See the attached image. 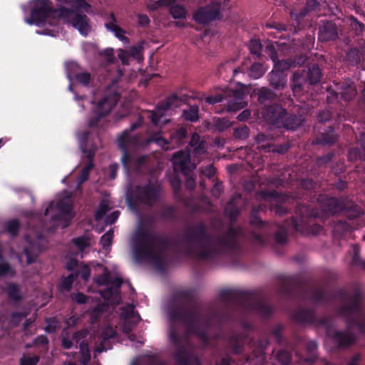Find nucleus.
I'll list each match as a JSON object with an SVG mask.
<instances>
[{"label":"nucleus","mask_w":365,"mask_h":365,"mask_svg":"<svg viewBox=\"0 0 365 365\" xmlns=\"http://www.w3.org/2000/svg\"><path fill=\"white\" fill-rule=\"evenodd\" d=\"M305 110L299 106H294L290 113L285 110L282 123H279V128H284L287 130H294L302 125L305 120Z\"/></svg>","instance_id":"dca6fc26"},{"label":"nucleus","mask_w":365,"mask_h":365,"mask_svg":"<svg viewBox=\"0 0 365 365\" xmlns=\"http://www.w3.org/2000/svg\"><path fill=\"white\" fill-rule=\"evenodd\" d=\"M74 78L78 83H81L85 86H88L91 80V76L88 72L76 73L74 75Z\"/></svg>","instance_id":"052dcab7"},{"label":"nucleus","mask_w":365,"mask_h":365,"mask_svg":"<svg viewBox=\"0 0 365 365\" xmlns=\"http://www.w3.org/2000/svg\"><path fill=\"white\" fill-rule=\"evenodd\" d=\"M171 109L166 99L158 102L155 110L149 111V118L154 125H158L160 118L165 115V113Z\"/></svg>","instance_id":"7c9ffc66"},{"label":"nucleus","mask_w":365,"mask_h":365,"mask_svg":"<svg viewBox=\"0 0 365 365\" xmlns=\"http://www.w3.org/2000/svg\"><path fill=\"white\" fill-rule=\"evenodd\" d=\"M248 48L250 53L253 56L255 60H262V45L259 41V39L252 38L250 40L248 44Z\"/></svg>","instance_id":"58836bf2"},{"label":"nucleus","mask_w":365,"mask_h":365,"mask_svg":"<svg viewBox=\"0 0 365 365\" xmlns=\"http://www.w3.org/2000/svg\"><path fill=\"white\" fill-rule=\"evenodd\" d=\"M117 334L116 331L112 327H106L101 333V341L96 351L98 352L106 351L111 349V344L109 339L115 338Z\"/></svg>","instance_id":"c756f323"},{"label":"nucleus","mask_w":365,"mask_h":365,"mask_svg":"<svg viewBox=\"0 0 365 365\" xmlns=\"http://www.w3.org/2000/svg\"><path fill=\"white\" fill-rule=\"evenodd\" d=\"M346 60L352 65H357L361 61H365V46L360 49L356 48H351L346 54Z\"/></svg>","instance_id":"473e14b6"},{"label":"nucleus","mask_w":365,"mask_h":365,"mask_svg":"<svg viewBox=\"0 0 365 365\" xmlns=\"http://www.w3.org/2000/svg\"><path fill=\"white\" fill-rule=\"evenodd\" d=\"M349 158L351 160H365V150L360 148H353L349 150Z\"/></svg>","instance_id":"5fc2aeb1"},{"label":"nucleus","mask_w":365,"mask_h":365,"mask_svg":"<svg viewBox=\"0 0 365 365\" xmlns=\"http://www.w3.org/2000/svg\"><path fill=\"white\" fill-rule=\"evenodd\" d=\"M274 359L282 365H289L292 360V354L286 349H281L276 351Z\"/></svg>","instance_id":"c03bdc74"},{"label":"nucleus","mask_w":365,"mask_h":365,"mask_svg":"<svg viewBox=\"0 0 365 365\" xmlns=\"http://www.w3.org/2000/svg\"><path fill=\"white\" fill-rule=\"evenodd\" d=\"M73 242L81 251H83L90 245L89 238L85 235L73 239Z\"/></svg>","instance_id":"bf43d9fd"},{"label":"nucleus","mask_w":365,"mask_h":365,"mask_svg":"<svg viewBox=\"0 0 365 365\" xmlns=\"http://www.w3.org/2000/svg\"><path fill=\"white\" fill-rule=\"evenodd\" d=\"M170 245L168 238L149 231L142 225L138 227L133 239L135 259L138 261L150 262L160 272H164L166 269L163 253Z\"/></svg>","instance_id":"20e7f679"},{"label":"nucleus","mask_w":365,"mask_h":365,"mask_svg":"<svg viewBox=\"0 0 365 365\" xmlns=\"http://www.w3.org/2000/svg\"><path fill=\"white\" fill-rule=\"evenodd\" d=\"M225 94L227 98H232L237 101H245V96L247 95L245 88H240L237 89H230L228 88H225Z\"/></svg>","instance_id":"37998d69"},{"label":"nucleus","mask_w":365,"mask_h":365,"mask_svg":"<svg viewBox=\"0 0 365 365\" xmlns=\"http://www.w3.org/2000/svg\"><path fill=\"white\" fill-rule=\"evenodd\" d=\"M81 359L80 361L83 365H87L91 360V353L88 342L81 341L79 345Z\"/></svg>","instance_id":"de8ad7c7"},{"label":"nucleus","mask_w":365,"mask_h":365,"mask_svg":"<svg viewBox=\"0 0 365 365\" xmlns=\"http://www.w3.org/2000/svg\"><path fill=\"white\" fill-rule=\"evenodd\" d=\"M171 160L175 172L181 173L184 176L188 175L195 168L191 165L190 152L188 150H181L175 153Z\"/></svg>","instance_id":"a211bd4d"},{"label":"nucleus","mask_w":365,"mask_h":365,"mask_svg":"<svg viewBox=\"0 0 365 365\" xmlns=\"http://www.w3.org/2000/svg\"><path fill=\"white\" fill-rule=\"evenodd\" d=\"M89 18L83 14L77 12L70 20V23L73 28L77 29L79 33L86 36L91 30V26L89 24Z\"/></svg>","instance_id":"393cba45"},{"label":"nucleus","mask_w":365,"mask_h":365,"mask_svg":"<svg viewBox=\"0 0 365 365\" xmlns=\"http://www.w3.org/2000/svg\"><path fill=\"white\" fill-rule=\"evenodd\" d=\"M276 94L271 89L262 87L258 91V101L259 103H265L267 101H271L274 99Z\"/></svg>","instance_id":"49530a36"},{"label":"nucleus","mask_w":365,"mask_h":365,"mask_svg":"<svg viewBox=\"0 0 365 365\" xmlns=\"http://www.w3.org/2000/svg\"><path fill=\"white\" fill-rule=\"evenodd\" d=\"M56 11L50 0H35L31 11V16L26 19V22L29 25L42 26L51 14H56Z\"/></svg>","instance_id":"2eb2a0df"},{"label":"nucleus","mask_w":365,"mask_h":365,"mask_svg":"<svg viewBox=\"0 0 365 365\" xmlns=\"http://www.w3.org/2000/svg\"><path fill=\"white\" fill-rule=\"evenodd\" d=\"M158 215L163 220H173L176 217V210L173 205H162L158 211Z\"/></svg>","instance_id":"79ce46f5"},{"label":"nucleus","mask_w":365,"mask_h":365,"mask_svg":"<svg viewBox=\"0 0 365 365\" xmlns=\"http://www.w3.org/2000/svg\"><path fill=\"white\" fill-rule=\"evenodd\" d=\"M129 131L125 130L121 134L118 139V145L119 148L123 150V154L121 158V161L123 165L127 169H130L131 168L132 162L134 160V158H133L128 151V145L129 143Z\"/></svg>","instance_id":"a878e982"},{"label":"nucleus","mask_w":365,"mask_h":365,"mask_svg":"<svg viewBox=\"0 0 365 365\" xmlns=\"http://www.w3.org/2000/svg\"><path fill=\"white\" fill-rule=\"evenodd\" d=\"M264 69L262 63H254L250 68L249 75L254 79H258L264 74Z\"/></svg>","instance_id":"09e8293b"},{"label":"nucleus","mask_w":365,"mask_h":365,"mask_svg":"<svg viewBox=\"0 0 365 365\" xmlns=\"http://www.w3.org/2000/svg\"><path fill=\"white\" fill-rule=\"evenodd\" d=\"M353 256L351 259V265L358 266L365 269V262L361 260L359 257L360 247L357 245L352 246Z\"/></svg>","instance_id":"8fccbe9b"},{"label":"nucleus","mask_w":365,"mask_h":365,"mask_svg":"<svg viewBox=\"0 0 365 365\" xmlns=\"http://www.w3.org/2000/svg\"><path fill=\"white\" fill-rule=\"evenodd\" d=\"M317 201L327 214L334 215L343 212L351 222L337 220L334 224L333 235L336 238L346 236L353 230L359 229L365 225V215L362 208L351 200L348 197H340L319 195Z\"/></svg>","instance_id":"7ed1b4c3"},{"label":"nucleus","mask_w":365,"mask_h":365,"mask_svg":"<svg viewBox=\"0 0 365 365\" xmlns=\"http://www.w3.org/2000/svg\"><path fill=\"white\" fill-rule=\"evenodd\" d=\"M8 298L14 303H19L23 299L19 286L14 282H9L6 284L5 288Z\"/></svg>","instance_id":"f704fd0d"},{"label":"nucleus","mask_w":365,"mask_h":365,"mask_svg":"<svg viewBox=\"0 0 365 365\" xmlns=\"http://www.w3.org/2000/svg\"><path fill=\"white\" fill-rule=\"evenodd\" d=\"M264 206L259 205L253 207L250 216V240L251 242L259 247L267 245L272 235L274 242L277 245H284L287 242V231L283 226L277 223H269L263 221L259 216L264 210Z\"/></svg>","instance_id":"423d86ee"},{"label":"nucleus","mask_w":365,"mask_h":365,"mask_svg":"<svg viewBox=\"0 0 365 365\" xmlns=\"http://www.w3.org/2000/svg\"><path fill=\"white\" fill-rule=\"evenodd\" d=\"M338 140V135L334 129V125H329L327 130L320 133L317 138L316 143L322 145H332Z\"/></svg>","instance_id":"cd10ccee"},{"label":"nucleus","mask_w":365,"mask_h":365,"mask_svg":"<svg viewBox=\"0 0 365 365\" xmlns=\"http://www.w3.org/2000/svg\"><path fill=\"white\" fill-rule=\"evenodd\" d=\"M221 4L215 2L211 5L200 7L193 14V19L199 24H208L220 18Z\"/></svg>","instance_id":"f3484780"},{"label":"nucleus","mask_w":365,"mask_h":365,"mask_svg":"<svg viewBox=\"0 0 365 365\" xmlns=\"http://www.w3.org/2000/svg\"><path fill=\"white\" fill-rule=\"evenodd\" d=\"M330 110H324L319 113L318 120L319 123L334 121V124H339L346 118L347 112L344 106L341 103L340 108L336 104L329 105Z\"/></svg>","instance_id":"6ab92c4d"},{"label":"nucleus","mask_w":365,"mask_h":365,"mask_svg":"<svg viewBox=\"0 0 365 365\" xmlns=\"http://www.w3.org/2000/svg\"><path fill=\"white\" fill-rule=\"evenodd\" d=\"M171 322L169 337L176 347L173 356L180 365L191 364V354L185 342L190 334L196 335L205 345L210 341L208 329L212 316L202 317L200 305L194 299L192 292L184 290L175 294V304L168 312Z\"/></svg>","instance_id":"f257e3e1"},{"label":"nucleus","mask_w":365,"mask_h":365,"mask_svg":"<svg viewBox=\"0 0 365 365\" xmlns=\"http://www.w3.org/2000/svg\"><path fill=\"white\" fill-rule=\"evenodd\" d=\"M302 190L298 193H295L293 198L296 200H304L307 202H313L315 199V192L314 189L316 187V182L312 179H303L301 181Z\"/></svg>","instance_id":"4be33fe9"},{"label":"nucleus","mask_w":365,"mask_h":365,"mask_svg":"<svg viewBox=\"0 0 365 365\" xmlns=\"http://www.w3.org/2000/svg\"><path fill=\"white\" fill-rule=\"evenodd\" d=\"M162 185L158 179L148 178L143 185H138L128 195V201L130 206L138 205L153 206L161 197Z\"/></svg>","instance_id":"9d476101"},{"label":"nucleus","mask_w":365,"mask_h":365,"mask_svg":"<svg viewBox=\"0 0 365 365\" xmlns=\"http://www.w3.org/2000/svg\"><path fill=\"white\" fill-rule=\"evenodd\" d=\"M242 233V228L231 227L222 235H213L200 221L186 228L182 241L187 246V253L200 259L234 257L241 252L240 238Z\"/></svg>","instance_id":"f03ea898"},{"label":"nucleus","mask_w":365,"mask_h":365,"mask_svg":"<svg viewBox=\"0 0 365 365\" xmlns=\"http://www.w3.org/2000/svg\"><path fill=\"white\" fill-rule=\"evenodd\" d=\"M227 346L233 354H238L243 351L242 336L239 334H232L227 340Z\"/></svg>","instance_id":"e433bc0d"},{"label":"nucleus","mask_w":365,"mask_h":365,"mask_svg":"<svg viewBox=\"0 0 365 365\" xmlns=\"http://www.w3.org/2000/svg\"><path fill=\"white\" fill-rule=\"evenodd\" d=\"M200 178L206 177L209 179L212 178L215 173L216 169L212 165H207L205 167H200Z\"/></svg>","instance_id":"774afa93"},{"label":"nucleus","mask_w":365,"mask_h":365,"mask_svg":"<svg viewBox=\"0 0 365 365\" xmlns=\"http://www.w3.org/2000/svg\"><path fill=\"white\" fill-rule=\"evenodd\" d=\"M336 297L341 302L338 314L344 318L347 329L356 327L361 334L365 333V312L360 289L354 287L351 292L341 289L336 293Z\"/></svg>","instance_id":"6e6552de"},{"label":"nucleus","mask_w":365,"mask_h":365,"mask_svg":"<svg viewBox=\"0 0 365 365\" xmlns=\"http://www.w3.org/2000/svg\"><path fill=\"white\" fill-rule=\"evenodd\" d=\"M170 14L175 19H184L186 18L187 10L184 6L175 4L170 6Z\"/></svg>","instance_id":"a18cd8bd"},{"label":"nucleus","mask_w":365,"mask_h":365,"mask_svg":"<svg viewBox=\"0 0 365 365\" xmlns=\"http://www.w3.org/2000/svg\"><path fill=\"white\" fill-rule=\"evenodd\" d=\"M247 106L245 101H237L236 99L230 98L227 102V109L228 111L236 112L243 109Z\"/></svg>","instance_id":"603ef678"},{"label":"nucleus","mask_w":365,"mask_h":365,"mask_svg":"<svg viewBox=\"0 0 365 365\" xmlns=\"http://www.w3.org/2000/svg\"><path fill=\"white\" fill-rule=\"evenodd\" d=\"M290 24L289 25L280 22L272 21L266 24L267 28L276 31L274 37L282 39H290L307 24L305 18L299 16L294 11L289 12Z\"/></svg>","instance_id":"ddd939ff"},{"label":"nucleus","mask_w":365,"mask_h":365,"mask_svg":"<svg viewBox=\"0 0 365 365\" xmlns=\"http://www.w3.org/2000/svg\"><path fill=\"white\" fill-rule=\"evenodd\" d=\"M110 207L108 202L106 200H103L98 207V209L96 211L95 219L96 221L103 220L106 214L109 211Z\"/></svg>","instance_id":"3c124183"},{"label":"nucleus","mask_w":365,"mask_h":365,"mask_svg":"<svg viewBox=\"0 0 365 365\" xmlns=\"http://www.w3.org/2000/svg\"><path fill=\"white\" fill-rule=\"evenodd\" d=\"M292 319L299 324H314L324 327L326 334L332 344L339 349H345L354 345L356 337L346 331L337 330L331 327V319L327 317L317 318L314 308H299L292 314Z\"/></svg>","instance_id":"0eeeda50"},{"label":"nucleus","mask_w":365,"mask_h":365,"mask_svg":"<svg viewBox=\"0 0 365 365\" xmlns=\"http://www.w3.org/2000/svg\"><path fill=\"white\" fill-rule=\"evenodd\" d=\"M56 207L59 210V213L53 217L54 220H65L66 226L69 225L71 221L75 216L73 212V205L67 201L60 200L57 202Z\"/></svg>","instance_id":"b1692460"},{"label":"nucleus","mask_w":365,"mask_h":365,"mask_svg":"<svg viewBox=\"0 0 365 365\" xmlns=\"http://www.w3.org/2000/svg\"><path fill=\"white\" fill-rule=\"evenodd\" d=\"M219 297L228 307L255 312L263 319L269 318L273 312L272 307L254 291L222 289Z\"/></svg>","instance_id":"39448f33"},{"label":"nucleus","mask_w":365,"mask_h":365,"mask_svg":"<svg viewBox=\"0 0 365 365\" xmlns=\"http://www.w3.org/2000/svg\"><path fill=\"white\" fill-rule=\"evenodd\" d=\"M296 215L292 217L291 225L296 231L302 234L311 232L319 234L322 227L317 224L316 220L319 217V212L304 203H297L295 210Z\"/></svg>","instance_id":"9b49d317"},{"label":"nucleus","mask_w":365,"mask_h":365,"mask_svg":"<svg viewBox=\"0 0 365 365\" xmlns=\"http://www.w3.org/2000/svg\"><path fill=\"white\" fill-rule=\"evenodd\" d=\"M91 268L87 264H83L81 267L78 269V270L73 274H77V278L81 277V278L87 282L91 276Z\"/></svg>","instance_id":"13d9d810"},{"label":"nucleus","mask_w":365,"mask_h":365,"mask_svg":"<svg viewBox=\"0 0 365 365\" xmlns=\"http://www.w3.org/2000/svg\"><path fill=\"white\" fill-rule=\"evenodd\" d=\"M227 99V96L225 94V88L220 93L215 95H210L205 98V103L210 105H214L217 103H220Z\"/></svg>","instance_id":"6e6d98bb"},{"label":"nucleus","mask_w":365,"mask_h":365,"mask_svg":"<svg viewBox=\"0 0 365 365\" xmlns=\"http://www.w3.org/2000/svg\"><path fill=\"white\" fill-rule=\"evenodd\" d=\"M187 138V130L184 127H180L176 129L170 136V143L178 147L185 145L186 143Z\"/></svg>","instance_id":"72a5a7b5"},{"label":"nucleus","mask_w":365,"mask_h":365,"mask_svg":"<svg viewBox=\"0 0 365 365\" xmlns=\"http://www.w3.org/2000/svg\"><path fill=\"white\" fill-rule=\"evenodd\" d=\"M327 101L328 105L336 104L340 108L342 101L346 104L355 99L357 95V91L355 85L350 81H344L334 85V88L331 86L327 88ZM346 108V107H344Z\"/></svg>","instance_id":"f8f14e48"},{"label":"nucleus","mask_w":365,"mask_h":365,"mask_svg":"<svg viewBox=\"0 0 365 365\" xmlns=\"http://www.w3.org/2000/svg\"><path fill=\"white\" fill-rule=\"evenodd\" d=\"M274 68L273 70L281 71V72L284 73V71L289 70L292 66V62L288 60H279L277 58V60L273 61Z\"/></svg>","instance_id":"680f3d73"},{"label":"nucleus","mask_w":365,"mask_h":365,"mask_svg":"<svg viewBox=\"0 0 365 365\" xmlns=\"http://www.w3.org/2000/svg\"><path fill=\"white\" fill-rule=\"evenodd\" d=\"M250 128L247 125L235 128L233 135L237 139L245 140L249 137Z\"/></svg>","instance_id":"4d7b16f0"},{"label":"nucleus","mask_w":365,"mask_h":365,"mask_svg":"<svg viewBox=\"0 0 365 365\" xmlns=\"http://www.w3.org/2000/svg\"><path fill=\"white\" fill-rule=\"evenodd\" d=\"M317 34L320 42L334 41L339 38V28L332 21L322 20L319 23Z\"/></svg>","instance_id":"aec40b11"},{"label":"nucleus","mask_w":365,"mask_h":365,"mask_svg":"<svg viewBox=\"0 0 365 365\" xmlns=\"http://www.w3.org/2000/svg\"><path fill=\"white\" fill-rule=\"evenodd\" d=\"M334 155V153L331 152L318 157L316 160V165L318 168L326 167L331 161Z\"/></svg>","instance_id":"e2e57ef3"},{"label":"nucleus","mask_w":365,"mask_h":365,"mask_svg":"<svg viewBox=\"0 0 365 365\" xmlns=\"http://www.w3.org/2000/svg\"><path fill=\"white\" fill-rule=\"evenodd\" d=\"M304 76L307 78L308 84L310 86H316L321 81L322 72L317 63H312L309 66L307 71H301Z\"/></svg>","instance_id":"bb28decb"},{"label":"nucleus","mask_w":365,"mask_h":365,"mask_svg":"<svg viewBox=\"0 0 365 365\" xmlns=\"http://www.w3.org/2000/svg\"><path fill=\"white\" fill-rule=\"evenodd\" d=\"M269 86L275 90H282L287 86V76L281 71L272 70L268 74Z\"/></svg>","instance_id":"c85d7f7f"},{"label":"nucleus","mask_w":365,"mask_h":365,"mask_svg":"<svg viewBox=\"0 0 365 365\" xmlns=\"http://www.w3.org/2000/svg\"><path fill=\"white\" fill-rule=\"evenodd\" d=\"M182 118L186 121L195 123L199 120V106L197 105H189L182 112Z\"/></svg>","instance_id":"4c0bfd02"},{"label":"nucleus","mask_w":365,"mask_h":365,"mask_svg":"<svg viewBox=\"0 0 365 365\" xmlns=\"http://www.w3.org/2000/svg\"><path fill=\"white\" fill-rule=\"evenodd\" d=\"M123 280L119 277H115L113 279L110 278V282L109 285L111 287H108L105 289L102 294L104 298L111 297L115 294H118L120 287L122 286Z\"/></svg>","instance_id":"a19ab883"},{"label":"nucleus","mask_w":365,"mask_h":365,"mask_svg":"<svg viewBox=\"0 0 365 365\" xmlns=\"http://www.w3.org/2000/svg\"><path fill=\"white\" fill-rule=\"evenodd\" d=\"M285 110L279 104L273 103L265 106L262 111V115L269 124L279 128V123H282Z\"/></svg>","instance_id":"412c9836"},{"label":"nucleus","mask_w":365,"mask_h":365,"mask_svg":"<svg viewBox=\"0 0 365 365\" xmlns=\"http://www.w3.org/2000/svg\"><path fill=\"white\" fill-rule=\"evenodd\" d=\"M151 140L166 150L169 149V144L171 143L170 139L168 140L163 137L159 136V135L157 133L153 134L151 136Z\"/></svg>","instance_id":"338daca9"},{"label":"nucleus","mask_w":365,"mask_h":365,"mask_svg":"<svg viewBox=\"0 0 365 365\" xmlns=\"http://www.w3.org/2000/svg\"><path fill=\"white\" fill-rule=\"evenodd\" d=\"M265 53L273 61L277 60L278 53L273 42L269 41L264 48Z\"/></svg>","instance_id":"69168bd1"},{"label":"nucleus","mask_w":365,"mask_h":365,"mask_svg":"<svg viewBox=\"0 0 365 365\" xmlns=\"http://www.w3.org/2000/svg\"><path fill=\"white\" fill-rule=\"evenodd\" d=\"M301 71H296L293 73L291 80V89L296 98L300 97L304 92L309 89L307 78Z\"/></svg>","instance_id":"5701e85b"},{"label":"nucleus","mask_w":365,"mask_h":365,"mask_svg":"<svg viewBox=\"0 0 365 365\" xmlns=\"http://www.w3.org/2000/svg\"><path fill=\"white\" fill-rule=\"evenodd\" d=\"M271 138L269 135L264 133H259L255 137V142L257 148L266 153L271 152V148L273 147V143L271 142Z\"/></svg>","instance_id":"c9c22d12"},{"label":"nucleus","mask_w":365,"mask_h":365,"mask_svg":"<svg viewBox=\"0 0 365 365\" xmlns=\"http://www.w3.org/2000/svg\"><path fill=\"white\" fill-rule=\"evenodd\" d=\"M110 22L106 23V28L110 31L113 32L116 38L120 41H125V43L129 42V38L125 36V31L116 24L117 20L114 14L111 13L110 15Z\"/></svg>","instance_id":"2f4dec72"},{"label":"nucleus","mask_w":365,"mask_h":365,"mask_svg":"<svg viewBox=\"0 0 365 365\" xmlns=\"http://www.w3.org/2000/svg\"><path fill=\"white\" fill-rule=\"evenodd\" d=\"M113 236L114 235L113 230H108L101 236L100 244L102 245L103 249H106V247H108L111 245Z\"/></svg>","instance_id":"0e129e2a"},{"label":"nucleus","mask_w":365,"mask_h":365,"mask_svg":"<svg viewBox=\"0 0 365 365\" xmlns=\"http://www.w3.org/2000/svg\"><path fill=\"white\" fill-rule=\"evenodd\" d=\"M279 284L277 289L280 297L303 301L307 297L314 302H327L329 301L328 296L322 289L314 288L308 290L304 282L296 276H280Z\"/></svg>","instance_id":"1a4fd4ad"},{"label":"nucleus","mask_w":365,"mask_h":365,"mask_svg":"<svg viewBox=\"0 0 365 365\" xmlns=\"http://www.w3.org/2000/svg\"><path fill=\"white\" fill-rule=\"evenodd\" d=\"M20 229L21 224L18 219L9 220L4 224V231L12 237L18 236Z\"/></svg>","instance_id":"ea45409f"},{"label":"nucleus","mask_w":365,"mask_h":365,"mask_svg":"<svg viewBox=\"0 0 365 365\" xmlns=\"http://www.w3.org/2000/svg\"><path fill=\"white\" fill-rule=\"evenodd\" d=\"M120 98V95L117 91H113L105 96L93 110L88 119L89 128H96L106 117L113 108L116 106Z\"/></svg>","instance_id":"4468645a"},{"label":"nucleus","mask_w":365,"mask_h":365,"mask_svg":"<svg viewBox=\"0 0 365 365\" xmlns=\"http://www.w3.org/2000/svg\"><path fill=\"white\" fill-rule=\"evenodd\" d=\"M77 279V274H70L66 277H63L61 282L60 287L62 289L70 291L74 281Z\"/></svg>","instance_id":"864d4df0"}]
</instances>
